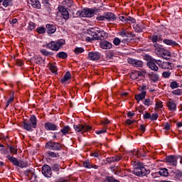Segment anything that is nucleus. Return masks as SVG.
<instances>
[{
	"instance_id": "obj_46",
	"label": "nucleus",
	"mask_w": 182,
	"mask_h": 182,
	"mask_svg": "<svg viewBox=\"0 0 182 182\" xmlns=\"http://www.w3.org/2000/svg\"><path fill=\"white\" fill-rule=\"evenodd\" d=\"M119 35L122 38H127V31L122 29L121 31L119 32Z\"/></svg>"
},
{
	"instance_id": "obj_31",
	"label": "nucleus",
	"mask_w": 182,
	"mask_h": 182,
	"mask_svg": "<svg viewBox=\"0 0 182 182\" xmlns=\"http://www.w3.org/2000/svg\"><path fill=\"white\" fill-rule=\"evenodd\" d=\"M1 5H3L4 8H8L12 5V0H0Z\"/></svg>"
},
{
	"instance_id": "obj_48",
	"label": "nucleus",
	"mask_w": 182,
	"mask_h": 182,
	"mask_svg": "<svg viewBox=\"0 0 182 182\" xmlns=\"http://www.w3.org/2000/svg\"><path fill=\"white\" fill-rule=\"evenodd\" d=\"M121 43H122V41L120 40V38L117 37L114 38L113 40V43L114 45H115V46H119V45H120Z\"/></svg>"
},
{
	"instance_id": "obj_16",
	"label": "nucleus",
	"mask_w": 182,
	"mask_h": 182,
	"mask_svg": "<svg viewBox=\"0 0 182 182\" xmlns=\"http://www.w3.org/2000/svg\"><path fill=\"white\" fill-rule=\"evenodd\" d=\"M59 11L61 13L63 19H65V21H68L69 19V11H68V9L63 6H60L58 8Z\"/></svg>"
},
{
	"instance_id": "obj_15",
	"label": "nucleus",
	"mask_w": 182,
	"mask_h": 182,
	"mask_svg": "<svg viewBox=\"0 0 182 182\" xmlns=\"http://www.w3.org/2000/svg\"><path fill=\"white\" fill-rule=\"evenodd\" d=\"M88 59L90 60H99L100 59V53L97 52H90L88 53Z\"/></svg>"
},
{
	"instance_id": "obj_26",
	"label": "nucleus",
	"mask_w": 182,
	"mask_h": 182,
	"mask_svg": "<svg viewBox=\"0 0 182 182\" xmlns=\"http://www.w3.org/2000/svg\"><path fill=\"white\" fill-rule=\"evenodd\" d=\"M163 42L165 45H168V46H177V45H178L177 42L170 39H164Z\"/></svg>"
},
{
	"instance_id": "obj_39",
	"label": "nucleus",
	"mask_w": 182,
	"mask_h": 182,
	"mask_svg": "<svg viewBox=\"0 0 182 182\" xmlns=\"http://www.w3.org/2000/svg\"><path fill=\"white\" fill-rule=\"evenodd\" d=\"M74 52L75 55H80V53H83V52H85V48L82 47H77L75 48Z\"/></svg>"
},
{
	"instance_id": "obj_54",
	"label": "nucleus",
	"mask_w": 182,
	"mask_h": 182,
	"mask_svg": "<svg viewBox=\"0 0 182 182\" xmlns=\"http://www.w3.org/2000/svg\"><path fill=\"white\" fill-rule=\"evenodd\" d=\"M36 31L38 33H40V34L45 33V28L42 26L37 28Z\"/></svg>"
},
{
	"instance_id": "obj_64",
	"label": "nucleus",
	"mask_w": 182,
	"mask_h": 182,
	"mask_svg": "<svg viewBox=\"0 0 182 182\" xmlns=\"http://www.w3.org/2000/svg\"><path fill=\"white\" fill-rule=\"evenodd\" d=\"M136 114L134 113V112H127V117H133V116H134Z\"/></svg>"
},
{
	"instance_id": "obj_2",
	"label": "nucleus",
	"mask_w": 182,
	"mask_h": 182,
	"mask_svg": "<svg viewBox=\"0 0 182 182\" xmlns=\"http://www.w3.org/2000/svg\"><path fill=\"white\" fill-rule=\"evenodd\" d=\"M37 119L35 115H32L29 122L23 121L22 122V127L24 130H27V132H32L33 129H36Z\"/></svg>"
},
{
	"instance_id": "obj_29",
	"label": "nucleus",
	"mask_w": 182,
	"mask_h": 182,
	"mask_svg": "<svg viewBox=\"0 0 182 182\" xmlns=\"http://www.w3.org/2000/svg\"><path fill=\"white\" fill-rule=\"evenodd\" d=\"M30 4L33 8H36V9H41V2H39L38 0H31Z\"/></svg>"
},
{
	"instance_id": "obj_27",
	"label": "nucleus",
	"mask_w": 182,
	"mask_h": 182,
	"mask_svg": "<svg viewBox=\"0 0 182 182\" xmlns=\"http://www.w3.org/2000/svg\"><path fill=\"white\" fill-rule=\"evenodd\" d=\"M149 77H150L151 80H152L154 82V83H155V82H159V80L160 79V76H159V74L154 73H150Z\"/></svg>"
},
{
	"instance_id": "obj_28",
	"label": "nucleus",
	"mask_w": 182,
	"mask_h": 182,
	"mask_svg": "<svg viewBox=\"0 0 182 182\" xmlns=\"http://www.w3.org/2000/svg\"><path fill=\"white\" fill-rule=\"evenodd\" d=\"M48 68L50 69V72H52V73H55V74L58 73V68L56 67L55 63H50L48 64Z\"/></svg>"
},
{
	"instance_id": "obj_63",
	"label": "nucleus",
	"mask_w": 182,
	"mask_h": 182,
	"mask_svg": "<svg viewBox=\"0 0 182 182\" xmlns=\"http://www.w3.org/2000/svg\"><path fill=\"white\" fill-rule=\"evenodd\" d=\"M151 114H150V113L149 112H146L144 115V119H151Z\"/></svg>"
},
{
	"instance_id": "obj_45",
	"label": "nucleus",
	"mask_w": 182,
	"mask_h": 182,
	"mask_svg": "<svg viewBox=\"0 0 182 182\" xmlns=\"http://www.w3.org/2000/svg\"><path fill=\"white\" fill-rule=\"evenodd\" d=\"M125 22H131V23H136V19L133 17H126Z\"/></svg>"
},
{
	"instance_id": "obj_9",
	"label": "nucleus",
	"mask_w": 182,
	"mask_h": 182,
	"mask_svg": "<svg viewBox=\"0 0 182 182\" xmlns=\"http://www.w3.org/2000/svg\"><path fill=\"white\" fill-rule=\"evenodd\" d=\"M42 173L45 177H52V169L50 168V166H49L48 165H44L42 167Z\"/></svg>"
},
{
	"instance_id": "obj_42",
	"label": "nucleus",
	"mask_w": 182,
	"mask_h": 182,
	"mask_svg": "<svg viewBox=\"0 0 182 182\" xmlns=\"http://www.w3.org/2000/svg\"><path fill=\"white\" fill-rule=\"evenodd\" d=\"M35 28H36V24H35V23L31 22V21L28 23V29L29 31H33V29H35Z\"/></svg>"
},
{
	"instance_id": "obj_10",
	"label": "nucleus",
	"mask_w": 182,
	"mask_h": 182,
	"mask_svg": "<svg viewBox=\"0 0 182 182\" xmlns=\"http://www.w3.org/2000/svg\"><path fill=\"white\" fill-rule=\"evenodd\" d=\"M156 63L162 69H173L172 64L170 62H161V60H159L156 61Z\"/></svg>"
},
{
	"instance_id": "obj_38",
	"label": "nucleus",
	"mask_w": 182,
	"mask_h": 182,
	"mask_svg": "<svg viewBox=\"0 0 182 182\" xmlns=\"http://www.w3.org/2000/svg\"><path fill=\"white\" fill-rule=\"evenodd\" d=\"M17 167H20V168H24V167H28V162L24 161H18V165Z\"/></svg>"
},
{
	"instance_id": "obj_52",
	"label": "nucleus",
	"mask_w": 182,
	"mask_h": 182,
	"mask_svg": "<svg viewBox=\"0 0 182 182\" xmlns=\"http://www.w3.org/2000/svg\"><path fill=\"white\" fill-rule=\"evenodd\" d=\"M171 75V73L170 71H166V72H164L162 73V76L163 77H164L165 79H167L168 77H170V75Z\"/></svg>"
},
{
	"instance_id": "obj_60",
	"label": "nucleus",
	"mask_w": 182,
	"mask_h": 182,
	"mask_svg": "<svg viewBox=\"0 0 182 182\" xmlns=\"http://www.w3.org/2000/svg\"><path fill=\"white\" fill-rule=\"evenodd\" d=\"M0 152L1 154H8V149L2 147L1 149H0Z\"/></svg>"
},
{
	"instance_id": "obj_20",
	"label": "nucleus",
	"mask_w": 182,
	"mask_h": 182,
	"mask_svg": "<svg viewBox=\"0 0 182 182\" xmlns=\"http://www.w3.org/2000/svg\"><path fill=\"white\" fill-rule=\"evenodd\" d=\"M151 41L154 43H157V42H160V41H163V37L160 34H154L151 37Z\"/></svg>"
},
{
	"instance_id": "obj_5",
	"label": "nucleus",
	"mask_w": 182,
	"mask_h": 182,
	"mask_svg": "<svg viewBox=\"0 0 182 182\" xmlns=\"http://www.w3.org/2000/svg\"><path fill=\"white\" fill-rule=\"evenodd\" d=\"M95 9H86L83 10H79L77 12L76 15L77 16H80V18H92V16H95Z\"/></svg>"
},
{
	"instance_id": "obj_55",
	"label": "nucleus",
	"mask_w": 182,
	"mask_h": 182,
	"mask_svg": "<svg viewBox=\"0 0 182 182\" xmlns=\"http://www.w3.org/2000/svg\"><path fill=\"white\" fill-rule=\"evenodd\" d=\"M163 107V102L161 101H157L156 103V109H161Z\"/></svg>"
},
{
	"instance_id": "obj_57",
	"label": "nucleus",
	"mask_w": 182,
	"mask_h": 182,
	"mask_svg": "<svg viewBox=\"0 0 182 182\" xmlns=\"http://www.w3.org/2000/svg\"><path fill=\"white\" fill-rule=\"evenodd\" d=\"M136 36L132 31H127V38H134Z\"/></svg>"
},
{
	"instance_id": "obj_51",
	"label": "nucleus",
	"mask_w": 182,
	"mask_h": 182,
	"mask_svg": "<svg viewBox=\"0 0 182 182\" xmlns=\"http://www.w3.org/2000/svg\"><path fill=\"white\" fill-rule=\"evenodd\" d=\"M106 181L108 182H120L118 180L114 179V178H113L112 176H107Z\"/></svg>"
},
{
	"instance_id": "obj_30",
	"label": "nucleus",
	"mask_w": 182,
	"mask_h": 182,
	"mask_svg": "<svg viewBox=\"0 0 182 182\" xmlns=\"http://www.w3.org/2000/svg\"><path fill=\"white\" fill-rule=\"evenodd\" d=\"M70 132V127L69 126H64L60 129V132L62 133L63 136H66V134H69Z\"/></svg>"
},
{
	"instance_id": "obj_12",
	"label": "nucleus",
	"mask_w": 182,
	"mask_h": 182,
	"mask_svg": "<svg viewBox=\"0 0 182 182\" xmlns=\"http://www.w3.org/2000/svg\"><path fill=\"white\" fill-rule=\"evenodd\" d=\"M166 106L171 112H176L177 110V104L174 102V100L169 99L166 102Z\"/></svg>"
},
{
	"instance_id": "obj_1",
	"label": "nucleus",
	"mask_w": 182,
	"mask_h": 182,
	"mask_svg": "<svg viewBox=\"0 0 182 182\" xmlns=\"http://www.w3.org/2000/svg\"><path fill=\"white\" fill-rule=\"evenodd\" d=\"M87 33L90 36L85 38L87 42H92V41H103L109 38V34L106 33V31L97 27L88 28Z\"/></svg>"
},
{
	"instance_id": "obj_59",
	"label": "nucleus",
	"mask_w": 182,
	"mask_h": 182,
	"mask_svg": "<svg viewBox=\"0 0 182 182\" xmlns=\"http://www.w3.org/2000/svg\"><path fill=\"white\" fill-rule=\"evenodd\" d=\"M12 102H14V96H11L9 98V100H7L6 107H8V106H9V105H11V103H12Z\"/></svg>"
},
{
	"instance_id": "obj_33",
	"label": "nucleus",
	"mask_w": 182,
	"mask_h": 182,
	"mask_svg": "<svg viewBox=\"0 0 182 182\" xmlns=\"http://www.w3.org/2000/svg\"><path fill=\"white\" fill-rule=\"evenodd\" d=\"M141 75V73L140 71H134L131 73L130 77L131 79H133L134 80H136L139 77V76Z\"/></svg>"
},
{
	"instance_id": "obj_37",
	"label": "nucleus",
	"mask_w": 182,
	"mask_h": 182,
	"mask_svg": "<svg viewBox=\"0 0 182 182\" xmlns=\"http://www.w3.org/2000/svg\"><path fill=\"white\" fill-rule=\"evenodd\" d=\"M34 60L38 65H42V63H43V59L41 56H34Z\"/></svg>"
},
{
	"instance_id": "obj_50",
	"label": "nucleus",
	"mask_w": 182,
	"mask_h": 182,
	"mask_svg": "<svg viewBox=\"0 0 182 182\" xmlns=\"http://www.w3.org/2000/svg\"><path fill=\"white\" fill-rule=\"evenodd\" d=\"M48 154L49 157H51L52 159H56V157H59L58 153L48 152Z\"/></svg>"
},
{
	"instance_id": "obj_58",
	"label": "nucleus",
	"mask_w": 182,
	"mask_h": 182,
	"mask_svg": "<svg viewBox=\"0 0 182 182\" xmlns=\"http://www.w3.org/2000/svg\"><path fill=\"white\" fill-rule=\"evenodd\" d=\"M136 122H137L136 120H132V119H127L125 123L126 124H128V126H130V124H133V123H135Z\"/></svg>"
},
{
	"instance_id": "obj_43",
	"label": "nucleus",
	"mask_w": 182,
	"mask_h": 182,
	"mask_svg": "<svg viewBox=\"0 0 182 182\" xmlns=\"http://www.w3.org/2000/svg\"><path fill=\"white\" fill-rule=\"evenodd\" d=\"M173 95L176 96H181L182 95V90L181 89H176L172 92Z\"/></svg>"
},
{
	"instance_id": "obj_24",
	"label": "nucleus",
	"mask_w": 182,
	"mask_h": 182,
	"mask_svg": "<svg viewBox=\"0 0 182 182\" xmlns=\"http://www.w3.org/2000/svg\"><path fill=\"white\" fill-rule=\"evenodd\" d=\"M105 20L109 21V22H112V21L116 19V16L113 13H105Z\"/></svg>"
},
{
	"instance_id": "obj_3",
	"label": "nucleus",
	"mask_w": 182,
	"mask_h": 182,
	"mask_svg": "<svg viewBox=\"0 0 182 182\" xmlns=\"http://www.w3.org/2000/svg\"><path fill=\"white\" fill-rule=\"evenodd\" d=\"M65 43V41L63 39L57 40L55 41H53L47 43L46 48L50 49V50L58 52V50H59V49H60V48H62Z\"/></svg>"
},
{
	"instance_id": "obj_53",
	"label": "nucleus",
	"mask_w": 182,
	"mask_h": 182,
	"mask_svg": "<svg viewBox=\"0 0 182 182\" xmlns=\"http://www.w3.org/2000/svg\"><path fill=\"white\" fill-rule=\"evenodd\" d=\"M157 119H159V114L158 113H154L151 115L150 120L154 121V120H157Z\"/></svg>"
},
{
	"instance_id": "obj_44",
	"label": "nucleus",
	"mask_w": 182,
	"mask_h": 182,
	"mask_svg": "<svg viewBox=\"0 0 182 182\" xmlns=\"http://www.w3.org/2000/svg\"><path fill=\"white\" fill-rule=\"evenodd\" d=\"M40 52L42 53V55H44V56H50V55H52L51 52H49L45 49L41 50Z\"/></svg>"
},
{
	"instance_id": "obj_14",
	"label": "nucleus",
	"mask_w": 182,
	"mask_h": 182,
	"mask_svg": "<svg viewBox=\"0 0 182 182\" xmlns=\"http://www.w3.org/2000/svg\"><path fill=\"white\" fill-rule=\"evenodd\" d=\"M159 60H151L147 63V66L151 69V70H154V72H157L159 70V67L156 65V61Z\"/></svg>"
},
{
	"instance_id": "obj_40",
	"label": "nucleus",
	"mask_w": 182,
	"mask_h": 182,
	"mask_svg": "<svg viewBox=\"0 0 182 182\" xmlns=\"http://www.w3.org/2000/svg\"><path fill=\"white\" fill-rule=\"evenodd\" d=\"M57 56H58V58H60V59H66V58H68V53L62 51L60 52L57 54Z\"/></svg>"
},
{
	"instance_id": "obj_17",
	"label": "nucleus",
	"mask_w": 182,
	"mask_h": 182,
	"mask_svg": "<svg viewBox=\"0 0 182 182\" xmlns=\"http://www.w3.org/2000/svg\"><path fill=\"white\" fill-rule=\"evenodd\" d=\"M100 46L101 49L106 50V49H112V43L107 41H102L100 43Z\"/></svg>"
},
{
	"instance_id": "obj_19",
	"label": "nucleus",
	"mask_w": 182,
	"mask_h": 182,
	"mask_svg": "<svg viewBox=\"0 0 182 182\" xmlns=\"http://www.w3.org/2000/svg\"><path fill=\"white\" fill-rule=\"evenodd\" d=\"M46 28L47 29V33L51 35L52 33H55L56 32V26L53 24H46Z\"/></svg>"
},
{
	"instance_id": "obj_49",
	"label": "nucleus",
	"mask_w": 182,
	"mask_h": 182,
	"mask_svg": "<svg viewBox=\"0 0 182 182\" xmlns=\"http://www.w3.org/2000/svg\"><path fill=\"white\" fill-rule=\"evenodd\" d=\"M170 87L171 89H177V87H178V84L177 82L176 81H172L171 83H170Z\"/></svg>"
},
{
	"instance_id": "obj_32",
	"label": "nucleus",
	"mask_w": 182,
	"mask_h": 182,
	"mask_svg": "<svg viewBox=\"0 0 182 182\" xmlns=\"http://www.w3.org/2000/svg\"><path fill=\"white\" fill-rule=\"evenodd\" d=\"M70 77H72V75L70 74V72H67L64 77L60 80L61 83H65L66 82H68V80H69V79H70Z\"/></svg>"
},
{
	"instance_id": "obj_23",
	"label": "nucleus",
	"mask_w": 182,
	"mask_h": 182,
	"mask_svg": "<svg viewBox=\"0 0 182 182\" xmlns=\"http://www.w3.org/2000/svg\"><path fill=\"white\" fill-rule=\"evenodd\" d=\"M6 159H8L14 166H16V167L19 166V161H18L16 158L11 156V155H7Z\"/></svg>"
},
{
	"instance_id": "obj_62",
	"label": "nucleus",
	"mask_w": 182,
	"mask_h": 182,
	"mask_svg": "<svg viewBox=\"0 0 182 182\" xmlns=\"http://www.w3.org/2000/svg\"><path fill=\"white\" fill-rule=\"evenodd\" d=\"M97 21H106L105 16H97Z\"/></svg>"
},
{
	"instance_id": "obj_11",
	"label": "nucleus",
	"mask_w": 182,
	"mask_h": 182,
	"mask_svg": "<svg viewBox=\"0 0 182 182\" xmlns=\"http://www.w3.org/2000/svg\"><path fill=\"white\" fill-rule=\"evenodd\" d=\"M44 129L50 132H56L58 130V125L52 122H46L44 124Z\"/></svg>"
},
{
	"instance_id": "obj_34",
	"label": "nucleus",
	"mask_w": 182,
	"mask_h": 182,
	"mask_svg": "<svg viewBox=\"0 0 182 182\" xmlns=\"http://www.w3.org/2000/svg\"><path fill=\"white\" fill-rule=\"evenodd\" d=\"M162 58H164V59H167V56L168 58H170V56H171V53L167 50H163V51H161V54H160Z\"/></svg>"
},
{
	"instance_id": "obj_47",
	"label": "nucleus",
	"mask_w": 182,
	"mask_h": 182,
	"mask_svg": "<svg viewBox=\"0 0 182 182\" xmlns=\"http://www.w3.org/2000/svg\"><path fill=\"white\" fill-rule=\"evenodd\" d=\"M174 177L175 178L179 179L181 177H182V172L180 171H176L174 173Z\"/></svg>"
},
{
	"instance_id": "obj_36",
	"label": "nucleus",
	"mask_w": 182,
	"mask_h": 182,
	"mask_svg": "<svg viewBox=\"0 0 182 182\" xmlns=\"http://www.w3.org/2000/svg\"><path fill=\"white\" fill-rule=\"evenodd\" d=\"M143 103L144 106H147V107H149V106H151V105H153L154 102L153 100H150V98H146Z\"/></svg>"
},
{
	"instance_id": "obj_6",
	"label": "nucleus",
	"mask_w": 182,
	"mask_h": 182,
	"mask_svg": "<svg viewBox=\"0 0 182 182\" xmlns=\"http://www.w3.org/2000/svg\"><path fill=\"white\" fill-rule=\"evenodd\" d=\"M74 130H75V132H91L92 130V127H90V125L85 124H75L74 125Z\"/></svg>"
},
{
	"instance_id": "obj_21",
	"label": "nucleus",
	"mask_w": 182,
	"mask_h": 182,
	"mask_svg": "<svg viewBox=\"0 0 182 182\" xmlns=\"http://www.w3.org/2000/svg\"><path fill=\"white\" fill-rule=\"evenodd\" d=\"M154 52L156 55H161V52L163 51L164 48L163 46L157 43L154 44Z\"/></svg>"
},
{
	"instance_id": "obj_18",
	"label": "nucleus",
	"mask_w": 182,
	"mask_h": 182,
	"mask_svg": "<svg viewBox=\"0 0 182 182\" xmlns=\"http://www.w3.org/2000/svg\"><path fill=\"white\" fill-rule=\"evenodd\" d=\"M133 28L135 32H141L143 29L146 28V26H144V24H143L142 23H139L134 24Z\"/></svg>"
},
{
	"instance_id": "obj_7",
	"label": "nucleus",
	"mask_w": 182,
	"mask_h": 182,
	"mask_svg": "<svg viewBox=\"0 0 182 182\" xmlns=\"http://www.w3.org/2000/svg\"><path fill=\"white\" fill-rule=\"evenodd\" d=\"M46 149H48V150L59 151L62 149V145L58 142L50 141L46 144Z\"/></svg>"
},
{
	"instance_id": "obj_41",
	"label": "nucleus",
	"mask_w": 182,
	"mask_h": 182,
	"mask_svg": "<svg viewBox=\"0 0 182 182\" xmlns=\"http://www.w3.org/2000/svg\"><path fill=\"white\" fill-rule=\"evenodd\" d=\"M9 149H10V152L11 154H18V149H16L15 146H9Z\"/></svg>"
},
{
	"instance_id": "obj_25",
	"label": "nucleus",
	"mask_w": 182,
	"mask_h": 182,
	"mask_svg": "<svg viewBox=\"0 0 182 182\" xmlns=\"http://www.w3.org/2000/svg\"><path fill=\"white\" fill-rule=\"evenodd\" d=\"M156 176H161L162 177L168 176V170L167 168H161L159 172L156 173Z\"/></svg>"
},
{
	"instance_id": "obj_35",
	"label": "nucleus",
	"mask_w": 182,
	"mask_h": 182,
	"mask_svg": "<svg viewBox=\"0 0 182 182\" xmlns=\"http://www.w3.org/2000/svg\"><path fill=\"white\" fill-rule=\"evenodd\" d=\"M122 160V156H117L112 158H107V161L109 163H114V161H120Z\"/></svg>"
},
{
	"instance_id": "obj_61",
	"label": "nucleus",
	"mask_w": 182,
	"mask_h": 182,
	"mask_svg": "<svg viewBox=\"0 0 182 182\" xmlns=\"http://www.w3.org/2000/svg\"><path fill=\"white\" fill-rule=\"evenodd\" d=\"M65 4L68 8H70L72 6V4H73V1L72 0H65Z\"/></svg>"
},
{
	"instance_id": "obj_8",
	"label": "nucleus",
	"mask_w": 182,
	"mask_h": 182,
	"mask_svg": "<svg viewBox=\"0 0 182 182\" xmlns=\"http://www.w3.org/2000/svg\"><path fill=\"white\" fill-rule=\"evenodd\" d=\"M127 62L134 68H143V61L133 58H128Z\"/></svg>"
},
{
	"instance_id": "obj_56",
	"label": "nucleus",
	"mask_w": 182,
	"mask_h": 182,
	"mask_svg": "<svg viewBox=\"0 0 182 182\" xmlns=\"http://www.w3.org/2000/svg\"><path fill=\"white\" fill-rule=\"evenodd\" d=\"M83 166L85 168H92V165H90V161H85L83 163Z\"/></svg>"
},
{
	"instance_id": "obj_13",
	"label": "nucleus",
	"mask_w": 182,
	"mask_h": 182,
	"mask_svg": "<svg viewBox=\"0 0 182 182\" xmlns=\"http://www.w3.org/2000/svg\"><path fill=\"white\" fill-rule=\"evenodd\" d=\"M166 163H168L170 166H173V167H176L177 166V158H176L174 156H167Z\"/></svg>"
},
{
	"instance_id": "obj_22",
	"label": "nucleus",
	"mask_w": 182,
	"mask_h": 182,
	"mask_svg": "<svg viewBox=\"0 0 182 182\" xmlns=\"http://www.w3.org/2000/svg\"><path fill=\"white\" fill-rule=\"evenodd\" d=\"M146 95H147V92L145 90H143L141 92V93L135 95V100L137 102H140V100H143V99H144V97H146Z\"/></svg>"
},
{
	"instance_id": "obj_4",
	"label": "nucleus",
	"mask_w": 182,
	"mask_h": 182,
	"mask_svg": "<svg viewBox=\"0 0 182 182\" xmlns=\"http://www.w3.org/2000/svg\"><path fill=\"white\" fill-rule=\"evenodd\" d=\"M132 173L138 177H144V176H149V174H150V170L144 166H135Z\"/></svg>"
}]
</instances>
